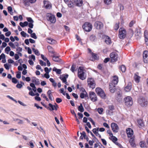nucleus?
<instances>
[{"label":"nucleus","instance_id":"58","mask_svg":"<svg viewBox=\"0 0 148 148\" xmlns=\"http://www.w3.org/2000/svg\"><path fill=\"white\" fill-rule=\"evenodd\" d=\"M144 37H148V33L147 31H145L144 32Z\"/></svg>","mask_w":148,"mask_h":148},{"label":"nucleus","instance_id":"8","mask_svg":"<svg viewBox=\"0 0 148 148\" xmlns=\"http://www.w3.org/2000/svg\"><path fill=\"white\" fill-rule=\"evenodd\" d=\"M88 85L89 87L93 89L95 88L96 83L94 79L92 78H88L87 79Z\"/></svg>","mask_w":148,"mask_h":148},{"label":"nucleus","instance_id":"13","mask_svg":"<svg viewBox=\"0 0 148 148\" xmlns=\"http://www.w3.org/2000/svg\"><path fill=\"white\" fill-rule=\"evenodd\" d=\"M94 26L97 29H102L103 27V23L100 21H96L94 24Z\"/></svg>","mask_w":148,"mask_h":148},{"label":"nucleus","instance_id":"61","mask_svg":"<svg viewBox=\"0 0 148 148\" xmlns=\"http://www.w3.org/2000/svg\"><path fill=\"white\" fill-rule=\"evenodd\" d=\"M11 34V32L10 31H8L5 33V35L6 36H9Z\"/></svg>","mask_w":148,"mask_h":148},{"label":"nucleus","instance_id":"22","mask_svg":"<svg viewBox=\"0 0 148 148\" xmlns=\"http://www.w3.org/2000/svg\"><path fill=\"white\" fill-rule=\"evenodd\" d=\"M132 88V83L131 82L128 83L127 86L125 88V90L127 92L130 91Z\"/></svg>","mask_w":148,"mask_h":148},{"label":"nucleus","instance_id":"57","mask_svg":"<svg viewBox=\"0 0 148 148\" xmlns=\"http://www.w3.org/2000/svg\"><path fill=\"white\" fill-rule=\"evenodd\" d=\"M101 140L104 145H107V142L104 139L101 138Z\"/></svg>","mask_w":148,"mask_h":148},{"label":"nucleus","instance_id":"9","mask_svg":"<svg viewBox=\"0 0 148 148\" xmlns=\"http://www.w3.org/2000/svg\"><path fill=\"white\" fill-rule=\"evenodd\" d=\"M124 101L125 105L128 107L130 106L133 104L132 99L130 97H125L124 99Z\"/></svg>","mask_w":148,"mask_h":148},{"label":"nucleus","instance_id":"27","mask_svg":"<svg viewBox=\"0 0 148 148\" xmlns=\"http://www.w3.org/2000/svg\"><path fill=\"white\" fill-rule=\"evenodd\" d=\"M139 144L140 147L142 148H146L147 147V146L146 143L144 141H141Z\"/></svg>","mask_w":148,"mask_h":148},{"label":"nucleus","instance_id":"14","mask_svg":"<svg viewBox=\"0 0 148 148\" xmlns=\"http://www.w3.org/2000/svg\"><path fill=\"white\" fill-rule=\"evenodd\" d=\"M48 21H49L51 23H55L56 20L55 16L51 14H49L47 16Z\"/></svg>","mask_w":148,"mask_h":148},{"label":"nucleus","instance_id":"18","mask_svg":"<svg viewBox=\"0 0 148 148\" xmlns=\"http://www.w3.org/2000/svg\"><path fill=\"white\" fill-rule=\"evenodd\" d=\"M44 6L46 9H50L51 8V4L48 1H44Z\"/></svg>","mask_w":148,"mask_h":148},{"label":"nucleus","instance_id":"37","mask_svg":"<svg viewBox=\"0 0 148 148\" xmlns=\"http://www.w3.org/2000/svg\"><path fill=\"white\" fill-rule=\"evenodd\" d=\"M120 97L119 99H117V101L119 102H120L121 101L122 99V95L120 92H118L117 93V96H118Z\"/></svg>","mask_w":148,"mask_h":148},{"label":"nucleus","instance_id":"10","mask_svg":"<svg viewBox=\"0 0 148 148\" xmlns=\"http://www.w3.org/2000/svg\"><path fill=\"white\" fill-rule=\"evenodd\" d=\"M110 56L111 62H115L117 60L118 56L116 52H112L110 54Z\"/></svg>","mask_w":148,"mask_h":148},{"label":"nucleus","instance_id":"50","mask_svg":"<svg viewBox=\"0 0 148 148\" xmlns=\"http://www.w3.org/2000/svg\"><path fill=\"white\" fill-rule=\"evenodd\" d=\"M8 44L12 48L14 49L15 48L14 45L12 42H10Z\"/></svg>","mask_w":148,"mask_h":148},{"label":"nucleus","instance_id":"59","mask_svg":"<svg viewBox=\"0 0 148 148\" xmlns=\"http://www.w3.org/2000/svg\"><path fill=\"white\" fill-rule=\"evenodd\" d=\"M145 40L146 45H148V37H145Z\"/></svg>","mask_w":148,"mask_h":148},{"label":"nucleus","instance_id":"19","mask_svg":"<svg viewBox=\"0 0 148 148\" xmlns=\"http://www.w3.org/2000/svg\"><path fill=\"white\" fill-rule=\"evenodd\" d=\"M80 97L81 99H84V98L85 99H89L88 95L86 92H81L80 94Z\"/></svg>","mask_w":148,"mask_h":148},{"label":"nucleus","instance_id":"45","mask_svg":"<svg viewBox=\"0 0 148 148\" xmlns=\"http://www.w3.org/2000/svg\"><path fill=\"white\" fill-rule=\"evenodd\" d=\"M21 73L20 72H18L16 75V77L18 79L20 78L21 77Z\"/></svg>","mask_w":148,"mask_h":148},{"label":"nucleus","instance_id":"40","mask_svg":"<svg viewBox=\"0 0 148 148\" xmlns=\"http://www.w3.org/2000/svg\"><path fill=\"white\" fill-rule=\"evenodd\" d=\"M8 12L11 14L12 15V7L9 6L8 7Z\"/></svg>","mask_w":148,"mask_h":148},{"label":"nucleus","instance_id":"62","mask_svg":"<svg viewBox=\"0 0 148 148\" xmlns=\"http://www.w3.org/2000/svg\"><path fill=\"white\" fill-rule=\"evenodd\" d=\"M41 56L42 58L44 61H46L48 60L47 58L46 57H45L43 54H41Z\"/></svg>","mask_w":148,"mask_h":148},{"label":"nucleus","instance_id":"56","mask_svg":"<svg viewBox=\"0 0 148 148\" xmlns=\"http://www.w3.org/2000/svg\"><path fill=\"white\" fill-rule=\"evenodd\" d=\"M79 116V119H81L82 118L83 116V114L80 112H78L77 114Z\"/></svg>","mask_w":148,"mask_h":148},{"label":"nucleus","instance_id":"33","mask_svg":"<svg viewBox=\"0 0 148 148\" xmlns=\"http://www.w3.org/2000/svg\"><path fill=\"white\" fill-rule=\"evenodd\" d=\"M53 71L56 72L57 74H60L61 73V70L60 69H58L55 67H54L53 68Z\"/></svg>","mask_w":148,"mask_h":148},{"label":"nucleus","instance_id":"51","mask_svg":"<svg viewBox=\"0 0 148 148\" xmlns=\"http://www.w3.org/2000/svg\"><path fill=\"white\" fill-rule=\"evenodd\" d=\"M56 101L58 103H60V102H62V99L59 98H56Z\"/></svg>","mask_w":148,"mask_h":148},{"label":"nucleus","instance_id":"49","mask_svg":"<svg viewBox=\"0 0 148 148\" xmlns=\"http://www.w3.org/2000/svg\"><path fill=\"white\" fill-rule=\"evenodd\" d=\"M112 1H104V3L106 5H108L111 3Z\"/></svg>","mask_w":148,"mask_h":148},{"label":"nucleus","instance_id":"6","mask_svg":"<svg viewBox=\"0 0 148 148\" xmlns=\"http://www.w3.org/2000/svg\"><path fill=\"white\" fill-rule=\"evenodd\" d=\"M138 103L142 107L146 106H147L148 102L145 97H140L138 99Z\"/></svg>","mask_w":148,"mask_h":148},{"label":"nucleus","instance_id":"21","mask_svg":"<svg viewBox=\"0 0 148 148\" xmlns=\"http://www.w3.org/2000/svg\"><path fill=\"white\" fill-rule=\"evenodd\" d=\"M34 22V21L31 18L28 17V27L31 28H33L34 26L33 24Z\"/></svg>","mask_w":148,"mask_h":148},{"label":"nucleus","instance_id":"11","mask_svg":"<svg viewBox=\"0 0 148 148\" xmlns=\"http://www.w3.org/2000/svg\"><path fill=\"white\" fill-rule=\"evenodd\" d=\"M89 98L93 102H96L97 100V97L96 94L93 91L89 92Z\"/></svg>","mask_w":148,"mask_h":148},{"label":"nucleus","instance_id":"48","mask_svg":"<svg viewBox=\"0 0 148 148\" xmlns=\"http://www.w3.org/2000/svg\"><path fill=\"white\" fill-rule=\"evenodd\" d=\"M12 82L14 84H16L18 82V80L15 77H13L12 78Z\"/></svg>","mask_w":148,"mask_h":148},{"label":"nucleus","instance_id":"12","mask_svg":"<svg viewBox=\"0 0 148 148\" xmlns=\"http://www.w3.org/2000/svg\"><path fill=\"white\" fill-rule=\"evenodd\" d=\"M48 105L49 106H47L46 108L51 111L54 110L57 111L59 108L58 105L56 103H55L54 105L50 103H49Z\"/></svg>","mask_w":148,"mask_h":148},{"label":"nucleus","instance_id":"20","mask_svg":"<svg viewBox=\"0 0 148 148\" xmlns=\"http://www.w3.org/2000/svg\"><path fill=\"white\" fill-rule=\"evenodd\" d=\"M105 42L108 45H110L112 43V41L110 37L107 35H105Z\"/></svg>","mask_w":148,"mask_h":148},{"label":"nucleus","instance_id":"53","mask_svg":"<svg viewBox=\"0 0 148 148\" xmlns=\"http://www.w3.org/2000/svg\"><path fill=\"white\" fill-rule=\"evenodd\" d=\"M21 34L22 36L24 37H25L27 35V34L24 31L21 32Z\"/></svg>","mask_w":148,"mask_h":148},{"label":"nucleus","instance_id":"41","mask_svg":"<svg viewBox=\"0 0 148 148\" xmlns=\"http://www.w3.org/2000/svg\"><path fill=\"white\" fill-rule=\"evenodd\" d=\"M103 109L102 108H99L97 109V111L99 114H102L103 111Z\"/></svg>","mask_w":148,"mask_h":148},{"label":"nucleus","instance_id":"23","mask_svg":"<svg viewBox=\"0 0 148 148\" xmlns=\"http://www.w3.org/2000/svg\"><path fill=\"white\" fill-rule=\"evenodd\" d=\"M48 42L51 45L56 44L57 41L56 40L51 38H47Z\"/></svg>","mask_w":148,"mask_h":148},{"label":"nucleus","instance_id":"1","mask_svg":"<svg viewBox=\"0 0 148 148\" xmlns=\"http://www.w3.org/2000/svg\"><path fill=\"white\" fill-rule=\"evenodd\" d=\"M119 82V78L118 76L114 75L112 77V79L109 84V89L112 93L114 92L116 90L115 85L118 84Z\"/></svg>","mask_w":148,"mask_h":148},{"label":"nucleus","instance_id":"52","mask_svg":"<svg viewBox=\"0 0 148 148\" xmlns=\"http://www.w3.org/2000/svg\"><path fill=\"white\" fill-rule=\"evenodd\" d=\"M75 69V66L73 64L71 68V70L73 72H74Z\"/></svg>","mask_w":148,"mask_h":148},{"label":"nucleus","instance_id":"55","mask_svg":"<svg viewBox=\"0 0 148 148\" xmlns=\"http://www.w3.org/2000/svg\"><path fill=\"white\" fill-rule=\"evenodd\" d=\"M80 134L83 136V137H84V138H86V134L85 132L84 131H83L82 133L81 132L80 133Z\"/></svg>","mask_w":148,"mask_h":148},{"label":"nucleus","instance_id":"2","mask_svg":"<svg viewBox=\"0 0 148 148\" xmlns=\"http://www.w3.org/2000/svg\"><path fill=\"white\" fill-rule=\"evenodd\" d=\"M65 3L67 4L70 8H73L75 4L76 6L80 7L83 4L82 1H64Z\"/></svg>","mask_w":148,"mask_h":148},{"label":"nucleus","instance_id":"31","mask_svg":"<svg viewBox=\"0 0 148 148\" xmlns=\"http://www.w3.org/2000/svg\"><path fill=\"white\" fill-rule=\"evenodd\" d=\"M47 49L49 51V52L53 54H54L55 52L54 51L53 49L50 46H47Z\"/></svg>","mask_w":148,"mask_h":148},{"label":"nucleus","instance_id":"64","mask_svg":"<svg viewBox=\"0 0 148 148\" xmlns=\"http://www.w3.org/2000/svg\"><path fill=\"white\" fill-rule=\"evenodd\" d=\"M10 50V48L9 46L7 47L5 49V51L9 52Z\"/></svg>","mask_w":148,"mask_h":148},{"label":"nucleus","instance_id":"63","mask_svg":"<svg viewBox=\"0 0 148 148\" xmlns=\"http://www.w3.org/2000/svg\"><path fill=\"white\" fill-rule=\"evenodd\" d=\"M46 73H49V69L48 67H46L44 69Z\"/></svg>","mask_w":148,"mask_h":148},{"label":"nucleus","instance_id":"25","mask_svg":"<svg viewBox=\"0 0 148 148\" xmlns=\"http://www.w3.org/2000/svg\"><path fill=\"white\" fill-rule=\"evenodd\" d=\"M138 126L140 128H142L144 126V123L141 119H139L137 120Z\"/></svg>","mask_w":148,"mask_h":148},{"label":"nucleus","instance_id":"26","mask_svg":"<svg viewBox=\"0 0 148 148\" xmlns=\"http://www.w3.org/2000/svg\"><path fill=\"white\" fill-rule=\"evenodd\" d=\"M52 57V60L54 61L59 62H61V59L58 56H53Z\"/></svg>","mask_w":148,"mask_h":148},{"label":"nucleus","instance_id":"46","mask_svg":"<svg viewBox=\"0 0 148 148\" xmlns=\"http://www.w3.org/2000/svg\"><path fill=\"white\" fill-rule=\"evenodd\" d=\"M30 36L32 38H34V39H36L37 38V37L35 33H33L31 34Z\"/></svg>","mask_w":148,"mask_h":148},{"label":"nucleus","instance_id":"4","mask_svg":"<svg viewBox=\"0 0 148 148\" xmlns=\"http://www.w3.org/2000/svg\"><path fill=\"white\" fill-rule=\"evenodd\" d=\"M97 94L102 99H105L106 95L103 89L97 87L95 89Z\"/></svg>","mask_w":148,"mask_h":148},{"label":"nucleus","instance_id":"44","mask_svg":"<svg viewBox=\"0 0 148 148\" xmlns=\"http://www.w3.org/2000/svg\"><path fill=\"white\" fill-rule=\"evenodd\" d=\"M29 58L30 60H32L33 59L34 61H35V56L34 55H31L29 56Z\"/></svg>","mask_w":148,"mask_h":148},{"label":"nucleus","instance_id":"17","mask_svg":"<svg viewBox=\"0 0 148 148\" xmlns=\"http://www.w3.org/2000/svg\"><path fill=\"white\" fill-rule=\"evenodd\" d=\"M126 132L128 137H132L134 134L133 130L130 128H128L126 130Z\"/></svg>","mask_w":148,"mask_h":148},{"label":"nucleus","instance_id":"5","mask_svg":"<svg viewBox=\"0 0 148 148\" xmlns=\"http://www.w3.org/2000/svg\"><path fill=\"white\" fill-rule=\"evenodd\" d=\"M127 31L123 28H120L119 30V37L121 39H124L126 36Z\"/></svg>","mask_w":148,"mask_h":148},{"label":"nucleus","instance_id":"43","mask_svg":"<svg viewBox=\"0 0 148 148\" xmlns=\"http://www.w3.org/2000/svg\"><path fill=\"white\" fill-rule=\"evenodd\" d=\"M108 108L109 109V112H110V110L112 111L114 109V106L113 105H111L110 106L108 107Z\"/></svg>","mask_w":148,"mask_h":148},{"label":"nucleus","instance_id":"3","mask_svg":"<svg viewBox=\"0 0 148 148\" xmlns=\"http://www.w3.org/2000/svg\"><path fill=\"white\" fill-rule=\"evenodd\" d=\"M78 77L82 80H84L86 77V75L84 71V68L82 67H79L78 69Z\"/></svg>","mask_w":148,"mask_h":148},{"label":"nucleus","instance_id":"29","mask_svg":"<svg viewBox=\"0 0 148 148\" xmlns=\"http://www.w3.org/2000/svg\"><path fill=\"white\" fill-rule=\"evenodd\" d=\"M92 59L91 60L93 61L96 60H98L99 59V57L97 56V54L95 53H92Z\"/></svg>","mask_w":148,"mask_h":148},{"label":"nucleus","instance_id":"39","mask_svg":"<svg viewBox=\"0 0 148 148\" xmlns=\"http://www.w3.org/2000/svg\"><path fill=\"white\" fill-rule=\"evenodd\" d=\"M89 38L91 41H94L95 40L96 37L94 35H92L90 36Z\"/></svg>","mask_w":148,"mask_h":148},{"label":"nucleus","instance_id":"7","mask_svg":"<svg viewBox=\"0 0 148 148\" xmlns=\"http://www.w3.org/2000/svg\"><path fill=\"white\" fill-rule=\"evenodd\" d=\"M82 28L84 30L88 32L91 30L92 28V25L90 23L86 22L82 25Z\"/></svg>","mask_w":148,"mask_h":148},{"label":"nucleus","instance_id":"35","mask_svg":"<svg viewBox=\"0 0 148 148\" xmlns=\"http://www.w3.org/2000/svg\"><path fill=\"white\" fill-rule=\"evenodd\" d=\"M119 24L120 23L119 22L116 23L114 26V28L115 30L116 31L119 29Z\"/></svg>","mask_w":148,"mask_h":148},{"label":"nucleus","instance_id":"34","mask_svg":"<svg viewBox=\"0 0 148 148\" xmlns=\"http://www.w3.org/2000/svg\"><path fill=\"white\" fill-rule=\"evenodd\" d=\"M20 25L22 27L28 25V22L25 21L24 23L20 22L19 23Z\"/></svg>","mask_w":148,"mask_h":148},{"label":"nucleus","instance_id":"60","mask_svg":"<svg viewBox=\"0 0 148 148\" xmlns=\"http://www.w3.org/2000/svg\"><path fill=\"white\" fill-rule=\"evenodd\" d=\"M103 125L105 127L108 128H109L110 127L109 126L108 124L106 123H103Z\"/></svg>","mask_w":148,"mask_h":148},{"label":"nucleus","instance_id":"38","mask_svg":"<svg viewBox=\"0 0 148 148\" xmlns=\"http://www.w3.org/2000/svg\"><path fill=\"white\" fill-rule=\"evenodd\" d=\"M136 23V21L135 20H132L130 23L129 24V26L130 27H132L133 25Z\"/></svg>","mask_w":148,"mask_h":148},{"label":"nucleus","instance_id":"15","mask_svg":"<svg viewBox=\"0 0 148 148\" xmlns=\"http://www.w3.org/2000/svg\"><path fill=\"white\" fill-rule=\"evenodd\" d=\"M112 129L114 132H117L119 130L118 125L116 123H112L111 124Z\"/></svg>","mask_w":148,"mask_h":148},{"label":"nucleus","instance_id":"32","mask_svg":"<svg viewBox=\"0 0 148 148\" xmlns=\"http://www.w3.org/2000/svg\"><path fill=\"white\" fill-rule=\"evenodd\" d=\"M119 69L123 73L125 72L126 70L125 66L124 65H122L119 67Z\"/></svg>","mask_w":148,"mask_h":148},{"label":"nucleus","instance_id":"42","mask_svg":"<svg viewBox=\"0 0 148 148\" xmlns=\"http://www.w3.org/2000/svg\"><path fill=\"white\" fill-rule=\"evenodd\" d=\"M99 129V128H95L92 130V131L96 135L98 132Z\"/></svg>","mask_w":148,"mask_h":148},{"label":"nucleus","instance_id":"28","mask_svg":"<svg viewBox=\"0 0 148 148\" xmlns=\"http://www.w3.org/2000/svg\"><path fill=\"white\" fill-rule=\"evenodd\" d=\"M129 143L132 147H135L136 145L135 143L134 139L133 138H131L129 141Z\"/></svg>","mask_w":148,"mask_h":148},{"label":"nucleus","instance_id":"54","mask_svg":"<svg viewBox=\"0 0 148 148\" xmlns=\"http://www.w3.org/2000/svg\"><path fill=\"white\" fill-rule=\"evenodd\" d=\"M49 73H45L44 75V77L47 79H48L50 77V76L49 74Z\"/></svg>","mask_w":148,"mask_h":148},{"label":"nucleus","instance_id":"36","mask_svg":"<svg viewBox=\"0 0 148 148\" xmlns=\"http://www.w3.org/2000/svg\"><path fill=\"white\" fill-rule=\"evenodd\" d=\"M78 109V110L81 112H84V108L82 103H81L80 105L79 106Z\"/></svg>","mask_w":148,"mask_h":148},{"label":"nucleus","instance_id":"30","mask_svg":"<svg viewBox=\"0 0 148 148\" xmlns=\"http://www.w3.org/2000/svg\"><path fill=\"white\" fill-rule=\"evenodd\" d=\"M134 78L135 81L137 83H138L140 78V77L138 76L136 74H135L134 75Z\"/></svg>","mask_w":148,"mask_h":148},{"label":"nucleus","instance_id":"24","mask_svg":"<svg viewBox=\"0 0 148 148\" xmlns=\"http://www.w3.org/2000/svg\"><path fill=\"white\" fill-rule=\"evenodd\" d=\"M68 74H66L64 75L62 77H60V79L62 80L63 83H64L66 85H68L66 81V78L68 77Z\"/></svg>","mask_w":148,"mask_h":148},{"label":"nucleus","instance_id":"16","mask_svg":"<svg viewBox=\"0 0 148 148\" xmlns=\"http://www.w3.org/2000/svg\"><path fill=\"white\" fill-rule=\"evenodd\" d=\"M143 58L144 62L145 63H148V51H145L143 53Z\"/></svg>","mask_w":148,"mask_h":148},{"label":"nucleus","instance_id":"47","mask_svg":"<svg viewBox=\"0 0 148 148\" xmlns=\"http://www.w3.org/2000/svg\"><path fill=\"white\" fill-rule=\"evenodd\" d=\"M39 62H40V64L42 66H46V63L45 62H43L42 60H40Z\"/></svg>","mask_w":148,"mask_h":148}]
</instances>
